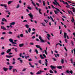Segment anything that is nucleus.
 <instances>
[{
    "instance_id": "f257e3e1",
    "label": "nucleus",
    "mask_w": 75,
    "mask_h": 75,
    "mask_svg": "<svg viewBox=\"0 0 75 75\" xmlns=\"http://www.w3.org/2000/svg\"><path fill=\"white\" fill-rule=\"evenodd\" d=\"M39 39L40 40V42L41 43H45L47 42L46 40H45H45H43V39H42V37H41L40 35L39 36Z\"/></svg>"
},
{
    "instance_id": "f03ea898",
    "label": "nucleus",
    "mask_w": 75,
    "mask_h": 75,
    "mask_svg": "<svg viewBox=\"0 0 75 75\" xmlns=\"http://www.w3.org/2000/svg\"><path fill=\"white\" fill-rule=\"evenodd\" d=\"M54 0L55 2H53V4H54L55 5H56L57 6L58 5V6H60V7H61V6L57 2V0Z\"/></svg>"
},
{
    "instance_id": "7ed1b4c3",
    "label": "nucleus",
    "mask_w": 75,
    "mask_h": 75,
    "mask_svg": "<svg viewBox=\"0 0 75 75\" xmlns=\"http://www.w3.org/2000/svg\"><path fill=\"white\" fill-rule=\"evenodd\" d=\"M44 70L41 71L40 70V71H38L36 73V74H42V72H44Z\"/></svg>"
},
{
    "instance_id": "20e7f679",
    "label": "nucleus",
    "mask_w": 75,
    "mask_h": 75,
    "mask_svg": "<svg viewBox=\"0 0 75 75\" xmlns=\"http://www.w3.org/2000/svg\"><path fill=\"white\" fill-rule=\"evenodd\" d=\"M64 38H66V37L67 36V38L68 39H69V38L68 36L67 35V33L65 32H64Z\"/></svg>"
},
{
    "instance_id": "39448f33",
    "label": "nucleus",
    "mask_w": 75,
    "mask_h": 75,
    "mask_svg": "<svg viewBox=\"0 0 75 75\" xmlns=\"http://www.w3.org/2000/svg\"><path fill=\"white\" fill-rule=\"evenodd\" d=\"M28 15L30 16L31 19H33V15H32L31 13H30L28 14Z\"/></svg>"
},
{
    "instance_id": "423d86ee",
    "label": "nucleus",
    "mask_w": 75,
    "mask_h": 75,
    "mask_svg": "<svg viewBox=\"0 0 75 75\" xmlns=\"http://www.w3.org/2000/svg\"><path fill=\"white\" fill-rule=\"evenodd\" d=\"M36 47H37V48H39L40 50H42V48H41V47L40 46V45H35Z\"/></svg>"
},
{
    "instance_id": "0eeeda50",
    "label": "nucleus",
    "mask_w": 75,
    "mask_h": 75,
    "mask_svg": "<svg viewBox=\"0 0 75 75\" xmlns=\"http://www.w3.org/2000/svg\"><path fill=\"white\" fill-rule=\"evenodd\" d=\"M58 9H57V11H54V13H55V14H57V13H58V12H60V10L57 8Z\"/></svg>"
},
{
    "instance_id": "6e6552de",
    "label": "nucleus",
    "mask_w": 75,
    "mask_h": 75,
    "mask_svg": "<svg viewBox=\"0 0 75 75\" xmlns=\"http://www.w3.org/2000/svg\"><path fill=\"white\" fill-rule=\"evenodd\" d=\"M0 6H2L3 7H5V8H6L5 9H7V8H6V7H7V6L6 5V4H0Z\"/></svg>"
},
{
    "instance_id": "1a4fd4ad",
    "label": "nucleus",
    "mask_w": 75,
    "mask_h": 75,
    "mask_svg": "<svg viewBox=\"0 0 75 75\" xmlns=\"http://www.w3.org/2000/svg\"><path fill=\"white\" fill-rule=\"evenodd\" d=\"M47 38L49 40H50V39L49 38H51V36L50 35H49L48 33L47 34Z\"/></svg>"
},
{
    "instance_id": "9d476101",
    "label": "nucleus",
    "mask_w": 75,
    "mask_h": 75,
    "mask_svg": "<svg viewBox=\"0 0 75 75\" xmlns=\"http://www.w3.org/2000/svg\"><path fill=\"white\" fill-rule=\"evenodd\" d=\"M50 67L52 70H54L53 69H56V67H55V66H52V65Z\"/></svg>"
},
{
    "instance_id": "9b49d317",
    "label": "nucleus",
    "mask_w": 75,
    "mask_h": 75,
    "mask_svg": "<svg viewBox=\"0 0 75 75\" xmlns=\"http://www.w3.org/2000/svg\"><path fill=\"white\" fill-rule=\"evenodd\" d=\"M60 2H63V4H67V2H65L64 1H63V0H60Z\"/></svg>"
},
{
    "instance_id": "f8f14e48",
    "label": "nucleus",
    "mask_w": 75,
    "mask_h": 75,
    "mask_svg": "<svg viewBox=\"0 0 75 75\" xmlns=\"http://www.w3.org/2000/svg\"><path fill=\"white\" fill-rule=\"evenodd\" d=\"M1 29H2L4 30H7V29L6 28L4 27V26H1Z\"/></svg>"
},
{
    "instance_id": "ddd939ff",
    "label": "nucleus",
    "mask_w": 75,
    "mask_h": 75,
    "mask_svg": "<svg viewBox=\"0 0 75 75\" xmlns=\"http://www.w3.org/2000/svg\"><path fill=\"white\" fill-rule=\"evenodd\" d=\"M31 1H32V4L34 5V6H36L35 4L34 3V2L33 1V0H30Z\"/></svg>"
},
{
    "instance_id": "4468645a",
    "label": "nucleus",
    "mask_w": 75,
    "mask_h": 75,
    "mask_svg": "<svg viewBox=\"0 0 75 75\" xmlns=\"http://www.w3.org/2000/svg\"><path fill=\"white\" fill-rule=\"evenodd\" d=\"M18 60H20V61L21 63H23V60L21 59V57H19L18 59Z\"/></svg>"
},
{
    "instance_id": "2eb2a0df",
    "label": "nucleus",
    "mask_w": 75,
    "mask_h": 75,
    "mask_svg": "<svg viewBox=\"0 0 75 75\" xmlns=\"http://www.w3.org/2000/svg\"><path fill=\"white\" fill-rule=\"evenodd\" d=\"M4 70V71H6L8 70V69L7 68H6V67H4L3 68Z\"/></svg>"
},
{
    "instance_id": "dca6fc26",
    "label": "nucleus",
    "mask_w": 75,
    "mask_h": 75,
    "mask_svg": "<svg viewBox=\"0 0 75 75\" xmlns=\"http://www.w3.org/2000/svg\"><path fill=\"white\" fill-rule=\"evenodd\" d=\"M24 45L23 43H21V44H19V47H23V46H24Z\"/></svg>"
},
{
    "instance_id": "f3484780",
    "label": "nucleus",
    "mask_w": 75,
    "mask_h": 75,
    "mask_svg": "<svg viewBox=\"0 0 75 75\" xmlns=\"http://www.w3.org/2000/svg\"><path fill=\"white\" fill-rule=\"evenodd\" d=\"M2 21H5L6 22H7V20H6V19L5 18H3V19L2 18Z\"/></svg>"
},
{
    "instance_id": "a211bd4d",
    "label": "nucleus",
    "mask_w": 75,
    "mask_h": 75,
    "mask_svg": "<svg viewBox=\"0 0 75 75\" xmlns=\"http://www.w3.org/2000/svg\"><path fill=\"white\" fill-rule=\"evenodd\" d=\"M72 9H73V12H74L75 11V8H74V6L72 7Z\"/></svg>"
},
{
    "instance_id": "6ab92c4d",
    "label": "nucleus",
    "mask_w": 75,
    "mask_h": 75,
    "mask_svg": "<svg viewBox=\"0 0 75 75\" xmlns=\"http://www.w3.org/2000/svg\"><path fill=\"white\" fill-rule=\"evenodd\" d=\"M10 42H11L12 43V44H13V39H10Z\"/></svg>"
},
{
    "instance_id": "aec40b11",
    "label": "nucleus",
    "mask_w": 75,
    "mask_h": 75,
    "mask_svg": "<svg viewBox=\"0 0 75 75\" xmlns=\"http://www.w3.org/2000/svg\"><path fill=\"white\" fill-rule=\"evenodd\" d=\"M51 6H52V8H53V9L55 8L56 9H58L57 8H55V7H54V6H53V5H51Z\"/></svg>"
},
{
    "instance_id": "412c9836",
    "label": "nucleus",
    "mask_w": 75,
    "mask_h": 75,
    "mask_svg": "<svg viewBox=\"0 0 75 75\" xmlns=\"http://www.w3.org/2000/svg\"><path fill=\"white\" fill-rule=\"evenodd\" d=\"M40 57L42 59H44V57H43L42 54L40 55Z\"/></svg>"
},
{
    "instance_id": "4be33fe9",
    "label": "nucleus",
    "mask_w": 75,
    "mask_h": 75,
    "mask_svg": "<svg viewBox=\"0 0 75 75\" xmlns=\"http://www.w3.org/2000/svg\"><path fill=\"white\" fill-rule=\"evenodd\" d=\"M67 5H66V6L67 8H70V6L67 3Z\"/></svg>"
},
{
    "instance_id": "5701e85b",
    "label": "nucleus",
    "mask_w": 75,
    "mask_h": 75,
    "mask_svg": "<svg viewBox=\"0 0 75 75\" xmlns=\"http://www.w3.org/2000/svg\"><path fill=\"white\" fill-rule=\"evenodd\" d=\"M57 68L58 69H61L62 68V67L61 66H57Z\"/></svg>"
},
{
    "instance_id": "b1692460",
    "label": "nucleus",
    "mask_w": 75,
    "mask_h": 75,
    "mask_svg": "<svg viewBox=\"0 0 75 75\" xmlns=\"http://www.w3.org/2000/svg\"><path fill=\"white\" fill-rule=\"evenodd\" d=\"M35 52H36L37 54H38V50H37V49H35Z\"/></svg>"
},
{
    "instance_id": "393cba45",
    "label": "nucleus",
    "mask_w": 75,
    "mask_h": 75,
    "mask_svg": "<svg viewBox=\"0 0 75 75\" xmlns=\"http://www.w3.org/2000/svg\"><path fill=\"white\" fill-rule=\"evenodd\" d=\"M41 9L39 8V13H40V14H42V13H41Z\"/></svg>"
},
{
    "instance_id": "a878e982",
    "label": "nucleus",
    "mask_w": 75,
    "mask_h": 75,
    "mask_svg": "<svg viewBox=\"0 0 75 75\" xmlns=\"http://www.w3.org/2000/svg\"><path fill=\"white\" fill-rule=\"evenodd\" d=\"M31 28H29V29H28V32H29V33H30V31H31Z\"/></svg>"
},
{
    "instance_id": "bb28decb",
    "label": "nucleus",
    "mask_w": 75,
    "mask_h": 75,
    "mask_svg": "<svg viewBox=\"0 0 75 75\" xmlns=\"http://www.w3.org/2000/svg\"><path fill=\"white\" fill-rule=\"evenodd\" d=\"M25 26L27 28H28V29L29 28V25H25Z\"/></svg>"
},
{
    "instance_id": "cd10ccee",
    "label": "nucleus",
    "mask_w": 75,
    "mask_h": 75,
    "mask_svg": "<svg viewBox=\"0 0 75 75\" xmlns=\"http://www.w3.org/2000/svg\"><path fill=\"white\" fill-rule=\"evenodd\" d=\"M50 18L51 19H52V22H54V21L53 18H52V16H50Z\"/></svg>"
},
{
    "instance_id": "c85d7f7f",
    "label": "nucleus",
    "mask_w": 75,
    "mask_h": 75,
    "mask_svg": "<svg viewBox=\"0 0 75 75\" xmlns=\"http://www.w3.org/2000/svg\"><path fill=\"white\" fill-rule=\"evenodd\" d=\"M61 62L62 64H63L64 63V59H62Z\"/></svg>"
},
{
    "instance_id": "c756f323",
    "label": "nucleus",
    "mask_w": 75,
    "mask_h": 75,
    "mask_svg": "<svg viewBox=\"0 0 75 75\" xmlns=\"http://www.w3.org/2000/svg\"><path fill=\"white\" fill-rule=\"evenodd\" d=\"M16 23L15 22H12V23H11V25H15Z\"/></svg>"
},
{
    "instance_id": "7c9ffc66",
    "label": "nucleus",
    "mask_w": 75,
    "mask_h": 75,
    "mask_svg": "<svg viewBox=\"0 0 75 75\" xmlns=\"http://www.w3.org/2000/svg\"><path fill=\"white\" fill-rule=\"evenodd\" d=\"M28 9H30V10H31L32 9L31 8L30 6H28Z\"/></svg>"
},
{
    "instance_id": "2f4dec72",
    "label": "nucleus",
    "mask_w": 75,
    "mask_h": 75,
    "mask_svg": "<svg viewBox=\"0 0 75 75\" xmlns=\"http://www.w3.org/2000/svg\"><path fill=\"white\" fill-rule=\"evenodd\" d=\"M41 61H42L41 60H39L38 62L40 64H42Z\"/></svg>"
},
{
    "instance_id": "473e14b6",
    "label": "nucleus",
    "mask_w": 75,
    "mask_h": 75,
    "mask_svg": "<svg viewBox=\"0 0 75 75\" xmlns=\"http://www.w3.org/2000/svg\"><path fill=\"white\" fill-rule=\"evenodd\" d=\"M14 50L16 52H17L18 50H17V48H15V49H14Z\"/></svg>"
},
{
    "instance_id": "72a5a7b5",
    "label": "nucleus",
    "mask_w": 75,
    "mask_h": 75,
    "mask_svg": "<svg viewBox=\"0 0 75 75\" xmlns=\"http://www.w3.org/2000/svg\"><path fill=\"white\" fill-rule=\"evenodd\" d=\"M13 67V66H10V70H11Z\"/></svg>"
},
{
    "instance_id": "f704fd0d",
    "label": "nucleus",
    "mask_w": 75,
    "mask_h": 75,
    "mask_svg": "<svg viewBox=\"0 0 75 75\" xmlns=\"http://www.w3.org/2000/svg\"><path fill=\"white\" fill-rule=\"evenodd\" d=\"M7 53H9L10 52V49H9L8 50L6 51Z\"/></svg>"
},
{
    "instance_id": "c9c22d12",
    "label": "nucleus",
    "mask_w": 75,
    "mask_h": 75,
    "mask_svg": "<svg viewBox=\"0 0 75 75\" xmlns=\"http://www.w3.org/2000/svg\"><path fill=\"white\" fill-rule=\"evenodd\" d=\"M27 20H24V21H23V22H27Z\"/></svg>"
},
{
    "instance_id": "e433bc0d",
    "label": "nucleus",
    "mask_w": 75,
    "mask_h": 75,
    "mask_svg": "<svg viewBox=\"0 0 75 75\" xmlns=\"http://www.w3.org/2000/svg\"><path fill=\"white\" fill-rule=\"evenodd\" d=\"M52 59H53L54 61H56L57 60V59H55V58H54V57H52Z\"/></svg>"
},
{
    "instance_id": "4c0bfd02",
    "label": "nucleus",
    "mask_w": 75,
    "mask_h": 75,
    "mask_svg": "<svg viewBox=\"0 0 75 75\" xmlns=\"http://www.w3.org/2000/svg\"><path fill=\"white\" fill-rule=\"evenodd\" d=\"M71 21L72 22H74V20L73 18H72V20H71Z\"/></svg>"
},
{
    "instance_id": "58836bf2",
    "label": "nucleus",
    "mask_w": 75,
    "mask_h": 75,
    "mask_svg": "<svg viewBox=\"0 0 75 75\" xmlns=\"http://www.w3.org/2000/svg\"><path fill=\"white\" fill-rule=\"evenodd\" d=\"M35 33H36V32H32V35H34V34H35Z\"/></svg>"
},
{
    "instance_id": "ea45409f",
    "label": "nucleus",
    "mask_w": 75,
    "mask_h": 75,
    "mask_svg": "<svg viewBox=\"0 0 75 75\" xmlns=\"http://www.w3.org/2000/svg\"><path fill=\"white\" fill-rule=\"evenodd\" d=\"M50 72L51 73H53V72L52 70H50Z\"/></svg>"
},
{
    "instance_id": "a19ab883",
    "label": "nucleus",
    "mask_w": 75,
    "mask_h": 75,
    "mask_svg": "<svg viewBox=\"0 0 75 75\" xmlns=\"http://www.w3.org/2000/svg\"><path fill=\"white\" fill-rule=\"evenodd\" d=\"M71 43L72 45H74L73 41H72V40H71Z\"/></svg>"
},
{
    "instance_id": "79ce46f5",
    "label": "nucleus",
    "mask_w": 75,
    "mask_h": 75,
    "mask_svg": "<svg viewBox=\"0 0 75 75\" xmlns=\"http://www.w3.org/2000/svg\"><path fill=\"white\" fill-rule=\"evenodd\" d=\"M43 4L44 6H45V1H43Z\"/></svg>"
},
{
    "instance_id": "37998d69",
    "label": "nucleus",
    "mask_w": 75,
    "mask_h": 75,
    "mask_svg": "<svg viewBox=\"0 0 75 75\" xmlns=\"http://www.w3.org/2000/svg\"><path fill=\"white\" fill-rule=\"evenodd\" d=\"M19 56L21 57L22 56V53H21L19 55Z\"/></svg>"
},
{
    "instance_id": "c03bdc74",
    "label": "nucleus",
    "mask_w": 75,
    "mask_h": 75,
    "mask_svg": "<svg viewBox=\"0 0 75 75\" xmlns=\"http://www.w3.org/2000/svg\"><path fill=\"white\" fill-rule=\"evenodd\" d=\"M1 23L2 25H4V23L3 22H1Z\"/></svg>"
},
{
    "instance_id": "a18cd8bd",
    "label": "nucleus",
    "mask_w": 75,
    "mask_h": 75,
    "mask_svg": "<svg viewBox=\"0 0 75 75\" xmlns=\"http://www.w3.org/2000/svg\"><path fill=\"white\" fill-rule=\"evenodd\" d=\"M28 57H29V56H25V58L26 59H27Z\"/></svg>"
},
{
    "instance_id": "49530a36",
    "label": "nucleus",
    "mask_w": 75,
    "mask_h": 75,
    "mask_svg": "<svg viewBox=\"0 0 75 75\" xmlns=\"http://www.w3.org/2000/svg\"><path fill=\"white\" fill-rule=\"evenodd\" d=\"M45 52L46 54H47V51H46V50H45Z\"/></svg>"
},
{
    "instance_id": "de8ad7c7",
    "label": "nucleus",
    "mask_w": 75,
    "mask_h": 75,
    "mask_svg": "<svg viewBox=\"0 0 75 75\" xmlns=\"http://www.w3.org/2000/svg\"><path fill=\"white\" fill-rule=\"evenodd\" d=\"M71 63L73 64V59H71Z\"/></svg>"
},
{
    "instance_id": "09e8293b",
    "label": "nucleus",
    "mask_w": 75,
    "mask_h": 75,
    "mask_svg": "<svg viewBox=\"0 0 75 75\" xmlns=\"http://www.w3.org/2000/svg\"><path fill=\"white\" fill-rule=\"evenodd\" d=\"M43 56L44 57L46 58V56L45 55V54H43Z\"/></svg>"
},
{
    "instance_id": "8fccbe9b",
    "label": "nucleus",
    "mask_w": 75,
    "mask_h": 75,
    "mask_svg": "<svg viewBox=\"0 0 75 75\" xmlns=\"http://www.w3.org/2000/svg\"><path fill=\"white\" fill-rule=\"evenodd\" d=\"M19 5L18 4L16 8H18L19 7Z\"/></svg>"
},
{
    "instance_id": "3c124183",
    "label": "nucleus",
    "mask_w": 75,
    "mask_h": 75,
    "mask_svg": "<svg viewBox=\"0 0 75 75\" xmlns=\"http://www.w3.org/2000/svg\"><path fill=\"white\" fill-rule=\"evenodd\" d=\"M66 72L67 73H69H69H70V71H68V70H67V71H66Z\"/></svg>"
},
{
    "instance_id": "603ef678",
    "label": "nucleus",
    "mask_w": 75,
    "mask_h": 75,
    "mask_svg": "<svg viewBox=\"0 0 75 75\" xmlns=\"http://www.w3.org/2000/svg\"><path fill=\"white\" fill-rule=\"evenodd\" d=\"M69 73H71V74H72V73H73L72 71L71 70V71H69Z\"/></svg>"
},
{
    "instance_id": "864d4df0",
    "label": "nucleus",
    "mask_w": 75,
    "mask_h": 75,
    "mask_svg": "<svg viewBox=\"0 0 75 75\" xmlns=\"http://www.w3.org/2000/svg\"><path fill=\"white\" fill-rule=\"evenodd\" d=\"M23 34H21L20 35V36H21V37H23Z\"/></svg>"
},
{
    "instance_id": "5fc2aeb1",
    "label": "nucleus",
    "mask_w": 75,
    "mask_h": 75,
    "mask_svg": "<svg viewBox=\"0 0 75 75\" xmlns=\"http://www.w3.org/2000/svg\"><path fill=\"white\" fill-rule=\"evenodd\" d=\"M4 52H2V53H1V54L2 55H4Z\"/></svg>"
},
{
    "instance_id": "6e6d98bb",
    "label": "nucleus",
    "mask_w": 75,
    "mask_h": 75,
    "mask_svg": "<svg viewBox=\"0 0 75 75\" xmlns=\"http://www.w3.org/2000/svg\"><path fill=\"white\" fill-rule=\"evenodd\" d=\"M45 63H47L48 61L47 60V59H45Z\"/></svg>"
},
{
    "instance_id": "4d7b16f0",
    "label": "nucleus",
    "mask_w": 75,
    "mask_h": 75,
    "mask_svg": "<svg viewBox=\"0 0 75 75\" xmlns=\"http://www.w3.org/2000/svg\"><path fill=\"white\" fill-rule=\"evenodd\" d=\"M64 49L66 50V52H67L68 50L67 49L66 47H64Z\"/></svg>"
},
{
    "instance_id": "13d9d810",
    "label": "nucleus",
    "mask_w": 75,
    "mask_h": 75,
    "mask_svg": "<svg viewBox=\"0 0 75 75\" xmlns=\"http://www.w3.org/2000/svg\"><path fill=\"white\" fill-rule=\"evenodd\" d=\"M16 63V62H13V63H12V64H15Z\"/></svg>"
},
{
    "instance_id": "bf43d9fd",
    "label": "nucleus",
    "mask_w": 75,
    "mask_h": 75,
    "mask_svg": "<svg viewBox=\"0 0 75 75\" xmlns=\"http://www.w3.org/2000/svg\"><path fill=\"white\" fill-rule=\"evenodd\" d=\"M28 61L29 62H31V61H32V59H28Z\"/></svg>"
},
{
    "instance_id": "052dcab7",
    "label": "nucleus",
    "mask_w": 75,
    "mask_h": 75,
    "mask_svg": "<svg viewBox=\"0 0 75 75\" xmlns=\"http://www.w3.org/2000/svg\"><path fill=\"white\" fill-rule=\"evenodd\" d=\"M25 45H28V42H25Z\"/></svg>"
},
{
    "instance_id": "680f3d73",
    "label": "nucleus",
    "mask_w": 75,
    "mask_h": 75,
    "mask_svg": "<svg viewBox=\"0 0 75 75\" xmlns=\"http://www.w3.org/2000/svg\"><path fill=\"white\" fill-rule=\"evenodd\" d=\"M26 70V69H24L23 70H22V71H25Z\"/></svg>"
},
{
    "instance_id": "e2e57ef3",
    "label": "nucleus",
    "mask_w": 75,
    "mask_h": 75,
    "mask_svg": "<svg viewBox=\"0 0 75 75\" xmlns=\"http://www.w3.org/2000/svg\"><path fill=\"white\" fill-rule=\"evenodd\" d=\"M11 24L10 25V27H11V28H12L13 26H12V25H11Z\"/></svg>"
},
{
    "instance_id": "0e129e2a",
    "label": "nucleus",
    "mask_w": 75,
    "mask_h": 75,
    "mask_svg": "<svg viewBox=\"0 0 75 75\" xmlns=\"http://www.w3.org/2000/svg\"><path fill=\"white\" fill-rule=\"evenodd\" d=\"M30 44L31 45H33L34 43H30Z\"/></svg>"
},
{
    "instance_id": "69168bd1",
    "label": "nucleus",
    "mask_w": 75,
    "mask_h": 75,
    "mask_svg": "<svg viewBox=\"0 0 75 75\" xmlns=\"http://www.w3.org/2000/svg\"><path fill=\"white\" fill-rule=\"evenodd\" d=\"M32 38V39H35V36H33V37Z\"/></svg>"
},
{
    "instance_id": "338daca9",
    "label": "nucleus",
    "mask_w": 75,
    "mask_h": 75,
    "mask_svg": "<svg viewBox=\"0 0 75 75\" xmlns=\"http://www.w3.org/2000/svg\"><path fill=\"white\" fill-rule=\"evenodd\" d=\"M26 11H27V12H29V11L28 9H26Z\"/></svg>"
},
{
    "instance_id": "774afa93",
    "label": "nucleus",
    "mask_w": 75,
    "mask_h": 75,
    "mask_svg": "<svg viewBox=\"0 0 75 75\" xmlns=\"http://www.w3.org/2000/svg\"><path fill=\"white\" fill-rule=\"evenodd\" d=\"M74 54H75V49H74Z\"/></svg>"
}]
</instances>
